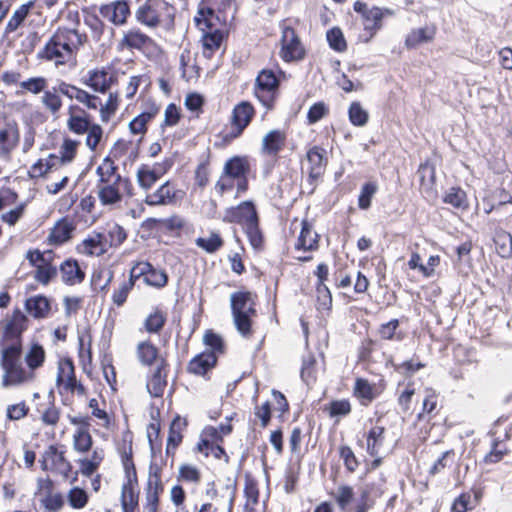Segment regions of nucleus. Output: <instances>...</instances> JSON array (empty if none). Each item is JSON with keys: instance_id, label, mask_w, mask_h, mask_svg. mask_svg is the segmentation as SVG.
I'll return each mask as SVG.
<instances>
[{"instance_id": "f3484780", "label": "nucleus", "mask_w": 512, "mask_h": 512, "mask_svg": "<svg viewBox=\"0 0 512 512\" xmlns=\"http://www.w3.org/2000/svg\"><path fill=\"white\" fill-rule=\"evenodd\" d=\"M271 395L273 402L266 400L262 403H255L254 405V425H259L261 428H266L272 419L273 403L274 411L277 412L278 418H283L290 411V404L286 396L277 389H272Z\"/></svg>"}, {"instance_id": "13d9d810", "label": "nucleus", "mask_w": 512, "mask_h": 512, "mask_svg": "<svg viewBox=\"0 0 512 512\" xmlns=\"http://www.w3.org/2000/svg\"><path fill=\"white\" fill-rule=\"evenodd\" d=\"M243 494L245 498L244 506L260 507L259 482L248 472L244 475Z\"/></svg>"}, {"instance_id": "6e6d98bb", "label": "nucleus", "mask_w": 512, "mask_h": 512, "mask_svg": "<svg viewBox=\"0 0 512 512\" xmlns=\"http://www.w3.org/2000/svg\"><path fill=\"white\" fill-rule=\"evenodd\" d=\"M224 439L221 432L217 427L206 426L200 435V439L195 447V450L205 457L209 456V448L212 445L223 443Z\"/></svg>"}, {"instance_id": "9b49d317", "label": "nucleus", "mask_w": 512, "mask_h": 512, "mask_svg": "<svg viewBox=\"0 0 512 512\" xmlns=\"http://www.w3.org/2000/svg\"><path fill=\"white\" fill-rule=\"evenodd\" d=\"M231 311L237 331L244 338L254 334L253 318L257 315L256 302L249 291H238L231 295Z\"/></svg>"}, {"instance_id": "bf43d9fd", "label": "nucleus", "mask_w": 512, "mask_h": 512, "mask_svg": "<svg viewBox=\"0 0 512 512\" xmlns=\"http://www.w3.org/2000/svg\"><path fill=\"white\" fill-rule=\"evenodd\" d=\"M163 468L157 464H150L147 482L145 484V493L163 495L164 482L162 480Z\"/></svg>"}, {"instance_id": "473e14b6", "label": "nucleus", "mask_w": 512, "mask_h": 512, "mask_svg": "<svg viewBox=\"0 0 512 512\" xmlns=\"http://www.w3.org/2000/svg\"><path fill=\"white\" fill-rule=\"evenodd\" d=\"M99 14L113 25L122 26L127 23L131 15L129 1L115 0L110 3L102 4L99 8Z\"/></svg>"}, {"instance_id": "dca6fc26", "label": "nucleus", "mask_w": 512, "mask_h": 512, "mask_svg": "<svg viewBox=\"0 0 512 512\" xmlns=\"http://www.w3.org/2000/svg\"><path fill=\"white\" fill-rule=\"evenodd\" d=\"M280 28V58L286 63L303 61L307 55V48L296 29L286 21L281 23Z\"/></svg>"}, {"instance_id": "f03ea898", "label": "nucleus", "mask_w": 512, "mask_h": 512, "mask_svg": "<svg viewBox=\"0 0 512 512\" xmlns=\"http://www.w3.org/2000/svg\"><path fill=\"white\" fill-rule=\"evenodd\" d=\"M135 357L140 366L147 368L146 388L154 398H161L168 385L170 362L168 352L162 351L150 338L135 346Z\"/></svg>"}, {"instance_id": "a18cd8bd", "label": "nucleus", "mask_w": 512, "mask_h": 512, "mask_svg": "<svg viewBox=\"0 0 512 512\" xmlns=\"http://www.w3.org/2000/svg\"><path fill=\"white\" fill-rule=\"evenodd\" d=\"M62 282L67 286L81 284L86 277L85 271L81 268L77 259L66 258L58 267Z\"/></svg>"}, {"instance_id": "2f4dec72", "label": "nucleus", "mask_w": 512, "mask_h": 512, "mask_svg": "<svg viewBox=\"0 0 512 512\" xmlns=\"http://www.w3.org/2000/svg\"><path fill=\"white\" fill-rule=\"evenodd\" d=\"M77 356L83 372L90 374L93 366V335L90 326L78 331Z\"/></svg>"}, {"instance_id": "4d7b16f0", "label": "nucleus", "mask_w": 512, "mask_h": 512, "mask_svg": "<svg viewBox=\"0 0 512 512\" xmlns=\"http://www.w3.org/2000/svg\"><path fill=\"white\" fill-rule=\"evenodd\" d=\"M225 241L218 230H210L207 237H197L195 245L207 254H215L224 247Z\"/></svg>"}, {"instance_id": "5fc2aeb1", "label": "nucleus", "mask_w": 512, "mask_h": 512, "mask_svg": "<svg viewBox=\"0 0 512 512\" xmlns=\"http://www.w3.org/2000/svg\"><path fill=\"white\" fill-rule=\"evenodd\" d=\"M149 39L150 36L139 28H132L123 34L118 46L120 50L128 49L141 52Z\"/></svg>"}, {"instance_id": "ddd939ff", "label": "nucleus", "mask_w": 512, "mask_h": 512, "mask_svg": "<svg viewBox=\"0 0 512 512\" xmlns=\"http://www.w3.org/2000/svg\"><path fill=\"white\" fill-rule=\"evenodd\" d=\"M353 9L361 15L365 42L370 41L383 28L384 19L394 15V11L390 8L379 6L368 8L365 2L359 0L354 2Z\"/></svg>"}, {"instance_id": "393cba45", "label": "nucleus", "mask_w": 512, "mask_h": 512, "mask_svg": "<svg viewBox=\"0 0 512 512\" xmlns=\"http://www.w3.org/2000/svg\"><path fill=\"white\" fill-rule=\"evenodd\" d=\"M20 126L15 119L4 118L0 123V160L10 161L20 144Z\"/></svg>"}, {"instance_id": "de8ad7c7", "label": "nucleus", "mask_w": 512, "mask_h": 512, "mask_svg": "<svg viewBox=\"0 0 512 512\" xmlns=\"http://www.w3.org/2000/svg\"><path fill=\"white\" fill-rule=\"evenodd\" d=\"M81 141L72 139L65 136L59 146L58 155L51 153V159L58 165V167L71 164L77 157Z\"/></svg>"}, {"instance_id": "0eeeda50", "label": "nucleus", "mask_w": 512, "mask_h": 512, "mask_svg": "<svg viewBox=\"0 0 512 512\" xmlns=\"http://www.w3.org/2000/svg\"><path fill=\"white\" fill-rule=\"evenodd\" d=\"M251 158L248 155H234L228 158L215 182L214 189L218 196L235 192L234 198L245 195L250 188Z\"/></svg>"}, {"instance_id": "4c0bfd02", "label": "nucleus", "mask_w": 512, "mask_h": 512, "mask_svg": "<svg viewBox=\"0 0 512 512\" xmlns=\"http://www.w3.org/2000/svg\"><path fill=\"white\" fill-rule=\"evenodd\" d=\"M419 177V189L422 194L428 198H435L437 196L436 189V168L430 159H426L420 163L417 169Z\"/></svg>"}, {"instance_id": "c03bdc74", "label": "nucleus", "mask_w": 512, "mask_h": 512, "mask_svg": "<svg viewBox=\"0 0 512 512\" xmlns=\"http://www.w3.org/2000/svg\"><path fill=\"white\" fill-rule=\"evenodd\" d=\"M33 254H25V259L29 265L34 268L33 278L34 280L42 285L48 286L58 275V267L55 263L48 261H34Z\"/></svg>"}, {"instance_id": "a19ab883", "label": "nucleus", "mask_w": 512, "mask_h": 512, "mask_svg": "<svg viewBox=\"0 0 512 512\" xmlns=\"http://www.w3.org/2000/svg\"><path fill=\"white\" fill-rule=\"evenodd\" d=\"M168 315L166 306H153L143 321V330L149 335H160L168 322Z\"/></svg>"}, {"instance_id": "20e7f679", "label": "nucleus", "mask_w": 512, "mask_h": 512, "mask_svg": "<svg viewBox=\"0 0 512 512\" xmlns=\"http://www.w3.org/2000/svg\"><path fill=\"white\" fill-rule=\"evenodd\" d=\"M46 21L47 17L33 6V2H26L14 11L5 26V33L10 34L21 28L20 35L24 36L21 41L22 51L31 54L41 40V31Z\"/></svg>"}, {"instance_id": "680f3d73", "label": "nucleus", "mask_w": 512, "mask_h": 512, "mask_svg": "<svg viewBox=\"0 0 512 512\" xmlns=\"http://www.w3.org/2000/svg\"><path fill=\"white\" fill-rule=\"evenodd\" d=\"M40 420L44 426L55 428L61 419V408L56 405L54 399L38 407Z\"/></svg>"}, {"instance_id": "e433bc0d", "label": "nucleus", "mask_w": 512, "mask_h": 512, "mask_svg": "<svg viewBox=\"0 0 512 512\" xmlns=\"http://www.w3.org/2000/svg\"><path fill=\"white\" fill-rule=\"evenodd\" d=\"M188 427V420L185 417L176 415L169 426L165 453L167 457L174 458L177 449L182 444L184 432Z\"/></svg>"}, {"instance_id": "5701e85b", "label": "nucleus", "mask_w": 512, "mask_h": 512, "mask_svg": "<svg viewBox=\"0 0 512 512\" xmlns=\"http://www.w3.org/2000/svg\"><path fill=\"white\" fill-rule=\"evenodd\" d=\"M173 165L174 161L172 158H164L162 161L153 164H141L136 171L138 186L144 191H149L172 169Z\"/></svg>"}, {"instance_id": "c85d7f7f", "label": "nucleus", "mask_w": 512, "mask_h": 512, "mask_svg": "<svg viewBox=\"0 0 512 512\" xmlns=\"http://www.w3.org/2000/svg\"><path fill=\"white\" fill-rule=\"evenodd\" d=\"M307 161V180L310 184H315L324 176L328 157L326 150L318 145H314L306 152Z\"/></svg>"}, {"instance_id": "aec40b11", "label": "nucleus", "mask_w": 512, "mask_h": 512, "mask_svg": "<svg viewBox=\"0 0 512 512\" xmlns=\"http://www.w3.org/2000/svg\"><path fill=\"white\" fill-rule=\"evenodd\" d=\"M139 155L140 148L137 143L121 138L114 142L99 165L119 170L117 161L126 166L127 164H133L139 158Z\"/></svg>"}, {"instance_id": "49530a36", "label": "nucleus", "mask_w": 512, "mask_h": 512, "mask_svg": "<svg viewBox=\"0 0 512 512\" xmlns=\"http://www.w3.org/2000/svg\"><path fill=\"white\" fill-rule=\"evenodd\" d=\"M196 27L201 31L221 29L224 25L215 11L204 0L198 6L194 17Z\"/></svg>"}, {"instance_id": "412c9836", "label": "nucleus", "mask_w": 512, "mask_h": 512, "mask_svg": "<svg viewBox=\"0 0 512 512\" xmlns=\"http://www.w3.org/2000/svg\"><path fill=\"white\" fill-rule=\"evenodd\" d=\"M357 363L372 366L385 362L392 363V355L384 349V343L377 337L366 336L361 339L357 347Z\"/></svg>"}, {"instance_id": "6e6552de", "label": "nucleus", "mask_w": 512, "mask_h": 512, "mask_svg": "<svg viewBox=\"0 0 512 512\" xmlns=\"http://www.w3.org/2000/svg\"><path fill=\"white\" fill-rule=\"evenodd\" d=\"M135 20L149 29L170 30L175 25L176 8L167 0H137Z\"/></svg>"}, {"instance_id": "0e129e2a", "label": "nucleus", "mask_w": 512, "mask_h": 512, "mask_svg": "<svg viewBox=\"0 0 512 512\" xmlns=\"http://www.w3.org/2000/svg\"><path fill=\"white\" fill-rule=\"evenodd\" d=\"M203 344L206 346L204 351L208 354L215 355L217 360L226 352V344L223 338L212 329L205 331L203 335Z\"/></svg>"}, {"instance_id": "79ce46f5", "label": "nucleus", "mask_w": 512, "mask_h": 512, "mask_svg": "<svg viewBox=\"0 0 512 512\" xmlns=\"http://www.w3.org/2000/svg\"><path fill=\"white\" fill-rule=\"evenodd\" d=\"M115 82H117V75L110 70V67L96 68L90 71L88 78L84 80V84L100 93L107 92Z\"/></svg>"}, {"instance_id": "37998d69", "label": "nucleus", "mask_w": 512, "mask_h": 512, "mask_svg": "<svg viewBox=\"0 0 512 512\" xmlns=\"http://www.w3.org/2000/svg\"><path fill=\"white\" fill-rule=\"evenodd\" d=\"M376 336L382 341L400 343L403 342L408 332L401 328V320L398 318H391L386 322H382L376 329Z\"/></svg>"}, {"instance_id": "6ab92c4d", "label": "nucleus", "mask_w": 512, "mask_h": 512, "mask_svg": "<svg viewBox=\"0 0 512 512\" xmlns=\"http://www.w3.org/2000/svg\"><path fill=\"white\" fill-rule=\"evenodd\" d=\"M368 423L369 426L365 428L357 444L364 448L369 456L381 455L386 444L387 429L381 417L369 419Z\"/></svg>"}, {"instance_id": "ea45409f", "label": "nucleus", "mask_w": 512, "mask_h": 512, "mask_svg": "<svg viewBox=\"0 0 512 512\" xmlns=\"http://www.w3.org/2000/svg\"><path fill=\"white\" fill-rule=\"evenodd\" d=\"M384 489L376 482L365 484L359 490V498L352 512H368L373 509L377 499L384 495Z\"/></svg>"}, {"instance_id": "b1692460", "label": "nucleus", "mask_w": 512, "mask_h": 512, "mask_svg": "<svg viewBox=\"0 0 512 512\" xmlns=\"http://www.w3.org/2000/svg\"><path fill=\"white\" fill-rule=\"evenodd\" d=\"M69 422L76 426L72 433V449L78 455H86L92 451L95 441L90 432V421L84 416H69Z\"/></svg>"}, {"instance_id": "4be33fe9", "label": "nucleus", "mask_w": 512, "mask_h": 512, "mask_svg": "<svg viewBox=\"0 0 512 512\" xmlns=\"http://www.w3.org/2000/svg\"><path fill=\"white\" fill-rule=\"evenodd\" d=\"M129 271L133 273L136 282L142 279L146 286L158 290L166 287L169 282L167 272L164 269L156 268L147 260L133 261Z\"/></svg>"}, {"instance_id": "58836bf2", "label": "nucleus", "mask_w": 512, "mask_h": 512, "mask_svg": "<svg viewBox=\"0 0 512 512\" xmlns=\"http://www.w3.org/2000/svg\"><path fill=\"white\" fill-rule=\"evenodd\" d=\"M58 90L69 99H75L83 104L88 110L97 111L101 106V99L98 96L66 82H61L58 86Z\"/></svg>"}, {"instance_id": "052dcab7", "label": "nucleus", "mask_w": 512, "mask_h": 512, "mask_svg": "<svg viewBox=\"0 0 512 512\" xmlns=\"http://www.w3.org/2000/svg\"><path fill=\"white\" fill-rule=\"evenodd\" d=\"M442 200L456 210L466 211L469 208L467 193L459 186L449 188L444 193Z\"/></svg>"}, {"instance_id": "39448f33", "label": "nucleus", "mask_w": 512, "mask_h": 512, "mask_svg": "<svg viewBox=\"0 0 512 512\" xmlns=\"http://www.w3.org/2000/svg\"><path fill=\"white\" fill-rule=\"evenodd\" d=\"M95 175V192L102 206L115 207L135 195L131 178L122 175L119 170L98 165Z\"/></svg>"}, {"instance_id": "338daca9", "label": "nucleus", "mask_w": 512, "mask_h": 512, "mask_svg": "<svg viewBox=\"0 0 512 512\" xmlns=\"http://www.w3.org/2000/svg\"><path fill=\"white\" fill-rule=\"evenodd\" d=\"M103 233V241L107 250L110 248L120 247L127 239V232L117 223H114L109 229Z\"/></svg>"}, {"instance_id": "c756f323", "label": "nucleus", "mask_w": 512, "mask_h": 512, "mask_svg": "<svg viewBox=\"0 0 512 512\" xmlns=\"http://www.w3.org/2000/svg\"><path fill=\"white\" fill-rule=\"evenodd\" d=\"M180 194L181 190L178 189L176 182L167 180L155 191L147 193L144 203L150 207L174 205L181 198Z\"/></svg>"}, {"instance_id": "72a5a7b5", "label": "nucleus", "mask_w": 512, "mask_h": 512, "mask_svg": "<svg viewBox=\"0 0 512 512\" xmlns=\"http://www.w3.org/2000/svg\"><path fill=\"white\" fill-rule=\"evenodd\" d=\"M287 133L282 129H272L268 131L261 141V154L277 160L280 153L286 148Z\"/></svg>"}, {"instance_id": "f8f14e48", "label": "nucleus", "mask_w": 512, "mask_h": 512, "mask_svg": "<svg viewBox=\"0 0 512 512\" xmlns=\"http://www.w3.org/2000/svg\"><path fill=\"white\" fill-rule=\"evenodd\" d=\"M300 228L299 233L294 242V250L302 252L303 255L297 257L299 262H310L314 259L313 254L320 249L321 236L315 231L313 223L307 218L299 221L297 217L293 218L290 222V233L294 234L297 228Z\"/></svg>"}, {"instance_id": "9d476101", "label": "nucleus", "mask_w": 512, "mask_h": 512, "mask_svg": "<svg viewBox=\"0 0 512 512\" xmlns=\"http://www.w3.org/2000/svg\"><path fill=\"white\" fill-rule=\"evenodd\" d=\"M55 386L64 405L71 404L74 397L88 395V388L77 377L76 366L71 356H61L56 362Z\"/></svg>"}, {"instance_id": "a878e982", "label": "nucleus", "mask_w": 512, "mask_h": 512, "mask_svg": "<svg viewBox=\"0 0 512 512\" xmlns=\"http://www.w3.org/2000/svg\"><path fill=\"white\" fill-rule=\"evenodd\" d=\"M35 496L38 497L43 512H58L65 504L62 493L56 491L55 483L49 477L38 480Z\"/></svg>"}, {"instance_id": "7ed1b4c3", "label": "nucleus", "mask_w": 512, "mask_h": 512, "mask_svg": "<svg viewBox=\"0 0 512 512\" xmlns=\"http://www.w3.org/2000/svg\"><path fill=\"white\" fill-rule=\"evenodd\" d=\"M88 42L85 32L77 28L65 26L58 27L47 43L37 53V58L44 61H53L54 64H67L76 62L81 47Z\"/></svg>"}, {"instance_id": "603ef678", "label": "nucleus", "mask_w": 512, "mask_h": 512, "mask_svg": "<svg viewBox=\"0 0 512 512\" xmlns=\"http://www.w3.org/2000/svg\"><path fill=\"white\" fill-rule=\"evenodd\" d=\"M135 285L136 281L134 280L133 273L129 272L128 277L123 274L122 279L113 286L111 294V301L113 305L118 308L123 307Z\"/></svg>"}, {"instance_id": "09e8293b", "label": "nucleus", "mask_w": 512, "mask_h": 512, "mask_svg": "<svg viewBox=\"0 0 512 512\" xmlns=\"http://www.w3.org/2000/svg\"><path fill=\"white\" fill-rule=\"evenodd\" d=\"M437 27L434 24L414 28L405 37V47L415 49L421 45L431 43L436 36Z\"/></svg>"}, {"instance_id": "cd10ccee", "label": "nucleus", "mask_w": 512, "mask_h": 512, "mask_svg": "<svg viewBox=\"0 0 512 512\" xmlns=\"http://www.w3.org/2000/svg\"><path fill=\"white\" fill-rule=\"evenodd\" d=\"M259 219L256 206L253 201L246 200L238 205L230 206L224 210L222 221L230 224L241 225L242 228Z\"/></svg>"}, {"instance_id": "a211bd4d", "label": "nucleus", "mask_w": 512, "mask_h": 512, "mask_svg": "<svg viewBox=\"0 0 512 512\" xmlns=\"http://www.w3.org/2000/svg\"><path fill=\"white\" fill-rule=\"evenodd\" d=\"M280 77L272 69H263L256 77L254 95L267 109L272 110L277 99Z\"/></svg>"}, {"instance_id": "7c9ffc66", "label": "nucleus", "mask_w": 512, "mask_h": 512, "mask_svg": "<svg viewBox=\"0 0 512 512\" xmlns=\"http://www.w3.org/2000/svg\"><path fill=\"white\" fill-rule=\"evenodd\" d=\"M385 388L386 384L384 381L376 384L371 383L366 378L357 377L352 388V395L358 400L360 405L367 407L381 396Z\"/></svg>"}, {"instance_id": "423d86ee", "label": "nucleus", "mask_w": 512, "mask_h": 512, "mask_svg": "<svg viewBox=\"0 0 512 512\" xmlns=\"http://www.w3.org/2000/svg\"><path fill=\"white\" fill-rule=\"evenodd\" d=\"M48 457L52 460V466L65 480L74 483L78 480L79 474L84 477H92L99 471L103 464L106 452L103 447L96 446L92 451L76 460L78 470H73L72 463L66 458L65 452L59 450L57 446L50 445L46 451Z\"/></svg>"}, {"instance_id": "c9c22d12", "label": "nucleus", "mask_w": 512, "mask_h": 512, "mask_svg": "<svg viewBox=\"0 0 512 512\" xmlns=\"http://www.w3.org/2000/svg\"><path fill=\"white\" fill-rule=\"evenodd\" d=\"M67 115V128L76 135H84L93 124L91 115L79 105H70L67 109Z\"/></svg>"}, {"instance_id": "e2e57ef3", "label": "nucleus", "mask_w": 512, "mask_h": 512, "mask_svg": "<svg viewBox=\"0 0 512 512\" xmlns=\"http://www.w3.org/2000/svg\"><path fill=\"white\" fill-rule=\"evenodd\" d=\"M328 495L335 501L340 510L346 511L355 497L354 488L349 484H340L336 490H331Z\"/></svg>"}, {"instance_id": "f257e3e1", "label": "nucleus", "mask_w": 512, "mask_h": 512, "mask_svg": "<svg viewBox=\"0 0 512 512\" xmlns=\"http://www.w3.org/2000/svg\"><path fill=\"white\" fill-rule=\"evenodd\" d=\"M29 326L30 320L20 308L0 320V384L3 388L35 382L37 371L46 362V350L39 342H32L23 355V337Z\"/></svg>"}, {"instance_id": "3c124183", "label": "nucleus", "mask_w": 512, "mask_h": 512, "mask_svg": "<svg viewBox=\"0 0 512 512\" xmlns=\"http://www.w3.org/2000/svg\"><path fill=\"white\" fill-rule=\"evenodd\" d=\"M24 308L32 318L45 319L51 313V301L43 294L34 295L25 300Z\"/></svg>"}, {"instance_id": "1a4fd4ad", "label": "nucleus", "mask_w": 512, "mask_h": 512, "mask_svg": "<svg viewBox=\"0 0 512 512\" xmlns=\"http://www.w3.org/2000/svg\"><path fill=\"white\" fill-rule=\"evenodd\" d=\"M116 451L120 457L124 472L120 502L125 503L139 500V479L134 463L133 435L131 432L123 433L121 441L116 446Z\"/></svg>"}, {"instance_id": "864d4df0", "label": "nucleus", "mask_w": 512, "mask_h": 512, "mask_svg": "<svg viewBox=\"0 0 512 512\" xmlns=\"http://www.w3.org/2000/svg\"><path fill=\"white\" fill-rule=\"evenodd\" d=\"M485 214H490L505 204L512 203V195L503 187L496 188L482 199Z\"/></svg>"}, {"instance_id": "bb28decb", "label": "nucleus", "mask_w": 512, "mask_h": 512, "mask_svg": "<svg viewBox=\"0 0 512 512\" xmlns=\"http://www.w3.org/2000/svg\"><path fill=\"white\" fill-rule=\"evenodd\" d=\"M76 229V219L70 215L63 216L49 229L45 243L55 248L61 247L73 239Z\"/></svg>"}, {"instance_id": "69168bd1", "label": "nucleus", "mask_w": 512, "mask_h": 512, "mask_svg": "<svg viewBox=\"0 0 512 512\" xmlns=\"http://www.w3.org/2000/svg\"><path fill=\"white\" fill-rule=\"evenodd\" d=\"M388 365H391L396 373L404 377H412L415 373L426 366L417 355H414L411 359L405 360L401 363H395L392 359V363H389Z\"/></svg>"}, {"instance_id": "2eb2a0df", "label": "nucleus", "mask_w": 512, "mask_h": 512, "mask_svg": "<svg viewBox=\"0 0 512 512\" xmlns=\"http://www.w3.org/2000/svg\"><path fill=\"white\" fill-rule=\"evenodd\" d=\"M442 409L440 393L433 387H426L423 390V400L420 411L416 415L414 425L423 424L420 429L419 438L425 441L433 427L431 421L436 418Z\"/></svg>"}, {"instance_id": "4468645a", "label": "nucleus", "mask_w": 512, "mask_h": 512, "mask_svg": "<svg viewBox=\"0 0 512 512\" xmlns=\"http://www.w3.org/2000/svg\"><path fill=\"white\" fill-rule=\"evenodd\" d=\"M256 115L254 105L246 100L237 103L231 112L229 119L230 131L220 135L223 146L230 145L233 141L240 138L248 126L252 123Z\"/></svg>"}, {"instance_id": "f704fd0d", "label": "nucleus", "mask_w": 512, "mask_h": 512, "mask_svg": "<svg viewBox=\"0 0 512 512\" xmlns=\"http://www.w3.org/2000/svg\"><path fill=\"white\" fill-rule=\"evenodd\" d=\"M218 360L213 354L202 351L192 357L186 366L188 374L210 379V374L216 368Z\"/></svg>"}, {"instance_id": "8fccbe9b", "label": "nucleus", "mask_w": 512, "mask_h": 512, "mask_svg": "<svg viewBox=\"0 0 512 512\" xmlns=\"http://www.w3.org/2000/svg\"><path fill=\"white\" fill-rule=\"evenodd\" d=\"M103 233L92 232L77 245L78 253L85 256H102L108 252L103 241Z\"/></svg>"}, {"instance_id": "774afa93", "label": "nucleus", "mask_w": 512, "mask_h": 512, "mask_svg": "<svg viewBox=\"0 0 512 512\" xmlns=\"http://www.w3.org/2000/svg\"><path fill=\"white\" fill-rule=\"evenodd\" d=\"M243 232L247 236L249 244L255 251H262L265 246L264 234L260 228V218L251 224L244 226Z\"/></svg>"}]
</instances>
